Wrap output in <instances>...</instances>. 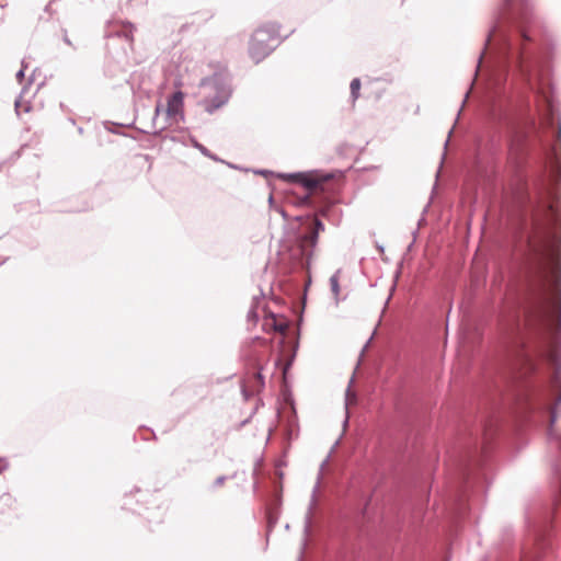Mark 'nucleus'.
I'll list each match as a JSON object with an SVG mask.
<instances>
[{
	"label": "nucleus",
	"mask_w": 561,
	"mask_h": 561,
	"mask_svg": "<svg viewBox=\"0 0 561 561\" xmlns=\"http://www.w3.org/2000/svg\"><path fill=\"white\" fill-rule=\"evenodd\" d=\"M561 224L559 201L550 202L545 219L527 242V284L517 307L504 319L507 353L518 378L537 369L545 359L556 367L559 376L561 341Z\"/></svg>",
	"instance_id": "nucleus-1"
},
{
	"label": "nucleus",
	"mask_w": 561,
	"mask_h": 561,
	"mask_svg": "<svg viewBox=\"0 0 561 561\" xmlns=\"http://www.w3.org/2000/svg\"><path fill=\"white\" fill-rule=\"evenodd\" d=\"M528 0H505L500 9L485 41V53L499 62L510 61L520 71L529 88L541 95L548 115H553V103L545 89L541 69L537 61L527 56L526 44L534 41L529 24Z\"/></svg>",
	"instance_id": "nucleus-2"
},
{
	"label": "nucleus",
	"mask_w": 561,
	"mask_h": 561,
	"mask_svg": "<svg viewBox=\"0 0 561 561\" xmlns=\"http://www.w3.org/2000/svg\"><path fill=\"white\" fill-rule=\"evenodd\" d=\"M302 225L305 231L296 233L294 243L288 248V252L293 266H301L309 270L313 261L319 234L324 231V225L318 217H307Z\"/></svg>",
	"instance_id": "nucleus-3"
},
{
	"label": "nucleus",
	"mask_w": 561,
	"mask_h": 561,
	"mask_svg": "<svg viewBox=\"0 0 561 561\" xmlns=\"http://www.w3.org/2000/svg\"><path fill=\"white\" fill-rule=\"evenodd\" d=\"M199 88L205 91L206 96L203 100V104L205 111L209 114L225 105L231 95L229 82L221 73H214L202 79Z\"/></svg>",
	"instance_id": "nucleus-4"
},
{
	"label": "nucleus",
	"mask_w": 561,
	"mask_h": 561,
	"mask_svg": "<svg viewBox=\"0 0 561 561\" xmlns=\"http://www.w3.org/2000/svg\"><path fill=\"white\" fill-rule=\"evenodd\" d=\"M279 43V25L276 23L264 24L257 27L251 37L249 46L250 57L255 62H260L268 56Z\"/></svg>",
	"instance_id": "nucleus-5"
},
{
	"label": "nucleus",
	"mask_w": 561,
	"mask_h": 561,
	"mask_svg": "<svg viewBox=\"0 0 561 561\" xmlns=\"http://www.w3.org/2000/svg\"><path fill=\"white\" fill-rule=\"evenodd\" d=\"M278 178L288 182L299 183L308 191L316 190L321 181L309 172L280 173Z\"/></svg>",
	"instance_id": "nucleus-6"
},
{
	"label": "nucleus",
	"mask_w": 561,
	"mask_h": 561,
	"mask_svg": "<svg viewBox=\"0 0 561 561\" xmlns=\"http://www.w3.org/2000/svg\"><path fill=\"white\" fill-rule=\"evenodd\" d=\"M183 100L184 94L182 91H175L167 102V116L169 118L176 119L178 116H180L181 119H183Z\"/></svg>",
	"instance_id": "nucleus-7"
},
{
	"label": "nucleus",
	"mask_w": 561,
	"mask_h": 561,
	"mask_svg": "<svg viewBox=\"0 0 561 561\" xmlns=\"http://www.w3.org/2000/svg\"><path fill=\"white\" fill-rule=\"evenodd\" d=\"M319 488H320V482L318 481L316 483V485L313 486L311 499H310V503L308 505V510H307V513L305 515V526H304L305 539H304V543H302L301 550L305 548L307 537L309 536L310 530H311L312 515H313L314 507L317 505V493L319 491Z\"/></svg>",
	"instance_id": "nucleus-8"
},
{
	"label": "nucleus",
	"mask_w": 561,
	"mask_h": 561,
	"mask_svg": "<svg viewBox=\"0 0 561 561\" xmlns=\"http://www.w3.org/2000/svg\"><path fill=\"white\" fill-rule=\"evenodd\" d=\"M340 274L341 270H337L331 277H330V288L331 291L335 298L336 304L339 302L340 298Z\"/></svg>",
	"instance_id": "nucleus-9"
},
{
	"label": "nucleus",
	"mask_w": 561,
	"mask_h": 561,
	"mask_svg": "<svg viewBox=\"0 0 561 561\" xmlns=\"http://www.w3.org/2000/svg\"><path fill=\"white\" fill-rule=\"evenodd\" d=\"M355 401H356V394L351 391V386H348V388L346 389V392H345V419L343 422L344 427H346V425L348 424V419H350L348 407H350V404L354 403Z\"/></svg>",
	"instance_id": "nucleus-10"
},
{
	"label": "nucleus",
	"mask_w": 561,
	"mask_h": 561,
	"mask_svg": "<svg viewBox=\"0 0 561 561\" xmlns=\"http://www.w3.org/2000/svg\"><path fill=\"white\" fill-rule=\"evenodd\" d=\"M350 88H351L352 99L355 101L359 96L360 80L358 78L353 79Z\"/></svg>",
	"instance_id": "nucleus-11"
},
{
	"label": "nucleus",
	"mask_w": 561,
	"mask_h": 561,
	"mask_svg": "<svg viewBox=\"0 0 561 561\" xmlns=\"http://www.w3.org/2000/svg\"><path fill=\"white\" fill-rule=\"evenodd\" d=\"M191 141H192V145L196 149H198L202 154H204L205 157H208V158H211V159L216 160V158L210 153V151L205 146L199 144L196 139L192 138Z\"/></svg>",
	"instance_id": "nucleus-12"
},
{
	"label": "nucleus",
	"mask_w": 561,
	"mask_h": 561,
	"mask_svg": "<svg viewBox=\"0 0 561 561\" xmlns=\"http://www.w3.org/2000/svg\"><path fill=\"white\" fill-rule=\"evenodd\" d=\"M552 151H553V158H554V168L561 174V157H559V148L557 145L553 146Z\"/></svg>",
	"instance_id": "nucleus-13"
},
{
	"label": "nucleus",
	"mask_w": 561,
	"mask_h": 561,
	"mask_svg": "<svg viewBox=\"0 0 561 561\" xmlns=\"http://www.w3.org/2000/svg\"><path fill=\"white\" fill-rule=\"evenodd\" d=\"M162 110V105L159 103L157 106H156V110H154V116H153V124H154V127H156V130L154 133L158 134V133H161L162 130L165 129V126H160V127H157V124H156V119L157 117L159 116L160 112Z\"/></svg>",
	"instance_id": "nucleus-14"
},
{
	"label": "nucleus",
	"mask_w": 561,
	"mask_h": 561,
	"mask_svg": "<svg viewBox=\"0 0 561 561\" xmlns=\"http://www.w3.org/2000/svg\"><path fill=\"white\" fill-rule=\"evenodd\" d=\"M259 318V314L256 312V306L253 304L248 312V319L249 321H256Z\"/></svg>",
	"instance_id": "nucleus-15"
},
{
	"label": "nucleus",
	"mask_w": 561,
	"mask_h": 561,
	"mask_svg": "<svg viewBox=\"0 0 561 561\" xmlns=\"http://www.w3.org/2000/svg\"><path fill=\"white\" fill-rule=\"evenodd\" d=\"M117 36H124L126 41H133V30L131 26L128 30H124L123 32H117Z\"/></svg>",
	"instance_id": "nucleus-16"
},
{
	"label": "nucleus",
	"mask_w": 561,
	"mask_h": 561,
	"mask_svg": "<svg viewBox=\"0 0 561 561\" xmlns=\"http://www.w3.org/2000/svg\"><path fill=\"white\" fill-rule=\"evenodd\" d=\"M26 66L24 65V61H22V68L16 72V79L21 82V80L24 78V70Z\"/></svg>",
	"instance_id": "nucleus-17"
},
{
	"label": "nucleus",
	"mask_w": 561,
	"mask_h": 561,
	"mask_svg": "<svg viewBox=\"0 0 561 561\" xmlns=\"http://www.w3.org/2000/svg\"><path fill=\"white\" fill-rule=\"evenodd\" d=\"M62 41L70 47L72 48H76L72 44V42L70 41L68 34H67V31H64V36H62Z\"/></svg>",
	"instance_id": "nucleus-18"
},
{
	"label": "nucleus",
	"mask_w": 561,
	"mask_h": 561,
	"mask_svg": "<svg viewBox=\"0 0 561 561\" xmlns=\"http://www.w3.org/2000/svg\"><path fill=\"white\" fill-rule=\"evenodd\" d=\"M226 476H220L215 481V486H220L226 481Z\"/></svg>",
	"instance_id": "nucleus-19"
},
{
	"label": "nucleus",
	"mask_w": 561,
	"mask_h": 561,
	"mask_svg": "<svg viewBox=\"0 0 561 561\" xmlns=\"http://www.w3.org/2000/svg\"><path fill=\"white\" fill-rule=\"evenodd\" d=\"M9 463L7 461V459H0V472L2 470H5L8 468Z\"/></svg>",
	"instance_id": "nucleus-20"
},
{
	"label": "nucleus",
	"mask_w": 561,
	"mask_h": 561,
	"mask_svg": "<svg viewBox=\"0 0 561 561\" xmlns=\"http://www.w3.org/2000/svg\"><path fill=\"white\" fill-rule=\"evenodd\" d=\"M274 329H275L276 331L283 332V331L286 329V327H285L284 324H279V325H278V324H275V325H274Z\"/></svg>",
	"instance_id": "nucleus-21"
},
{
	"label": "nucleus",
	"mask_w": 561,
	"mask_h": 561,
	"mask_svg": "<svg viewBox=\"0 0 561 561\" xmlns=\"http://www.w3.org/2000/svg\"><path fill=\"white\" fill-rule=\"evenodd\" d=\"M255 376H256V378L259 379V381L263 385V383H264V378H263V376H262L261 371H257V373L255 374Z\"/></svg>",
	"instance_id": "nucleus-22"
},
{
	"label": "nucleus",
	"mask_w": 561,
	"mask_h": 561,
	"mask_svg": "<svg viewBox=\"0 0 561 561\" xmlns=\"http://www.w3.org/2000/svg\"><path fill=\"white\" fill-rule=\"evenodd\" d=\"M276 520L275 519H272V517H268V528L270 530L272 529V527L275 525Z\"/></svg>",
	"instance_id": "nucleus-23"
},
{
	"label": "nucleus",
	"mask_w": 561,
	"mask_h": 561,
	"mask_svg": "<svg viewBox=\"0 0 561 561\" xmlns=\"http://www.w3.org/2000/svg\"><path fill=\"white\" fill-rule=\"evenodd\" d=\"M557 138L561 141V124H559L558 130H557Z\"/></svg>",
	"instance_id": "nucleus-24"
},
{
	"label": "nucleus",
	"mask_w": 561,
	"mask_h": 561,
	"mask_svg": "<svg viewBox=\"0 0 561 561\" xmlns=\"http://www.w3.org/2000/svg\"><path fill=\"white\" fill-rule=\"evenodd\" d=\"M19 105H20L19 101H15V108L16 110L19 108Z\"/></svg>",
	"instance_id": "nucleus-25"
},
{
	"label": "nucleus",
	"mask_w": 561,
	"mask_h": 561,
	"mask_svg": "<svg viewBox=\"0 0 561 561\" xmlns=\"http://www.w3.org/2000/svg\"><path fill=\"white\" fill-rule=\"evenodd\" d=\"M466 102H467V99H463L461 106H465Z\"/></svg>",
	"instance_id": "nucleus-26"
},
{
	"label": "nucleus",
	"mask_w": 561,
	"mask_h": 561,
	"mask_svg": "<svg viewBox=\"0 0 561 561\" xmlns=\"http://www.w3.org/2000/svg\"><path fill=\"white\" fill-rule=\"evenodd\" d=\"M466 102H467V99H463L461 106H465Z\"/></svg>",
	"instance_id": "nucleus-27"
},
{
	"label": "nucleus",
	"mask_w": 561,
	"mask_h": 561,
	"mask_svg": "<svg viewBox=\"0 0 561 561\" xmlns=\"http://www.w3.org/2000/svg\"><path fill=\"white\" fill-rule=\"evenodd\" d=\"M466 102H467V99H463L461 106H465Z\"/></svg>",
	"instance_id": "nucleus-28"
}]
</instances>
